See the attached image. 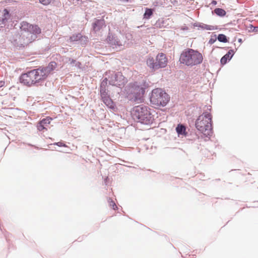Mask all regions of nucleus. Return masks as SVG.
Wrapping results in <instances>:
<instances>
[{
  "label": "nucleus",
  "mask_w": 258,
  "mask_h": 258,
  "mask_svg": "<svg viewBox=\"0 0 258 258\" xmlns=\"http://www.w3.org/2000/svg\"><path fill=\"white\" fill-rule=\"evenodd\" d=\"M196 127L205 137L210 136L212 133L211 114L205 112L200 115L196 121Z\"/></svg>",
  "instance_id": "3"
},
{
  "label": "nucleus",
  "mask_w": 258,
  "mask_h": 258,
  "mask_svg": "<svg viewBox=\"0 0 258 258\" xmlns=\"http://www.w3.org/2000/svg\"><path fill=\"white\" fill-rule=\"evenodd\" d=\"M52 0H39V3L43 5L47 6L51 3Z\"/></svg>",
  "instance_id": "24"
},
{
  "label": "nucleus",
  "mask_w": 258,
  "mask_h": 258,
  "mask_svg": "<svg viewBox=\"0 0 258 258\" xmlns=\"http://www.w3.org/2000/svg\"><path fill=\"white\" fill-rule=\"evenodd\" d=\"M214 12L216 14L219 16H224L226 15V12L224 10L220 8H216L214 10Z\"/></svg>",
  "instance_id": "20"
},
{
  "label": "nucleus",
  "mask_w": 258,
  "mask_h": 258,
  "mask_svg": "<svg viewBox=\"0 0 258 258\" xmlns=\"http://www.w3.org/2000/svg\"><path fill=\"white\" fill-rule=\"evenodd\" d=\"M5 82L3 81H0V88L5 86Z\"/></svg>",
  "instance_id": "29"
},
{
  "label": "nucleus",
  "mask_w": 258,
  "mask_h": 258,
  "mask_svg": "<svg viewBox=\"0 0 258 258\" xmlns=\"http://www.w3.org/2000/svg\"><path fill=\"white\" fill-rule=\"evenodd\" d=\"M11 14L10 13L9 11L5 9L3 11V15L1 17H0V20L2 22V24L4 25H6L8 23V21L11 19Z\"/></svg>",
  "instance_id": "14"
},
{
  "label": "nucleus",
  "mask_w": 258,
  "mask_h": 258,
  "mask_svg": "<svg viewBox=\"0 0 258 258\" xmlns=\"http://www.w3.org/2000/svg\"><path fill=\"white\" fill-rule=\"evenodd\" d=\"M176 131L178 135H186V128L182 124H178L176 127Z\"/></svg>",
  "instance_id": "18"
},
{
  "label": "nucleus",
  "mask_w": 258,
  "mask_h": 258,
  "mask_svg": "<svg viewBox=\"0 0 258 258\" xmlns=\"http://www.w3.org/2000/svg\"><path fill=\"white\" fill-rule=\"evenodd\" d=\"M52 120L50 117H46L39 121L37 125V128L39 131H42L44 130H47L49 124Z\"/></svg>",
  "instance_id": "11"
},
{
  "label": "nucleus",
  "mask_w": 258,
  "mask_h": 258,
  "mask_svg": "<svg viewBox=\"0 0 258 258\" xmlns=\"http://www.w3.org/2000/svg\"><path fill=\"white\" fill-rule=\"evenodd\" d=\"M108 202L109 203V205L110 207H111L113 210H116V209L117 208V206L116 205L114 201L112 200L111 199L109 198L108 200Z\"/></svg>",
  "instance_id": "23"
},
{
  "label": "nucleus",
  "mask_w": 258,
  "mask_h": 258,
  "mask_svg": "<svg viewBox=\"0 0 258 258\" xmlns=\"http://www.w3.org/2000/svg\"><path fill=\"white\" fill-rule=\"evenodd\" d=\"M212 4H213V5H216L217 4V2L215 1H213L212 2Z\"/></svg>",
  "instance_id": "31"
},
{
  "label": "nucleus",
  "mask_w": 258,
  "mask_h": 258,
  "mask_svg": "<svg viewBox=\"0 0 258 258\" xmlns=\"http://www.w3.org/2000/svg\"><path fill=\"white\" fill-rule=\"evenodd\" d=\"M70 41L71 42L80 41L81 45H85L88 42V37L85 36H83L80 33H77L71 36L70 37Z\"/></svg>",
  "instance_id": "10"
},
{
  "label": "nucleus",
  "mask_w": 258,
  "mask_h": 258,
  "mask_svg": "<svg viewBox=\"0 0 258 258\" xmlns=\"http://www.w3.org/2000/svg\"><path fill=\"white\" fill-rule=\"evenodd\" d=\"M126 2H128L129 0H124Z\"/></svg>",
  "instance_id": "33"
},
{
  "label": "nucleus",
  "mask_w": 258,
  "mask_h": 258,
  "mask_svg": "<svg viewBox=\"0 0 258 258\" xmlns=\"http://www.w3.org/2000/svg\"><path fill=\"white\" fill-rule=\"evenodd\" d=\"M131 92L134 93L136 97L140 96L141 94L143 95L145 92L143 87L134 84L130 87Z\"/></svg>",
  "instance_id": "13"
},
{
  "label": "nucleus",
  "mask_w": 258,
  "mask_h": 258,
  "mask_svg": "<svg viewBox=\"0 0 258 258\" xmlns=\"http://www.w3.org/2000/svg\"><path fill=\"white\" fill-rule=\"evenodd\" d=\"M108 41L110 44L112 45H121V42L120 40L116 37L114 36H109L108 37Z\"/></svg>",
  "instance_id": "17"
},
{
  "label": "nucleus",
  "mask_w": 258,
  "mask_h": 258,
  "mask_svg": "<svg viewBox=\"0 0 258 258\" xmlns=\"http://www.w3.org/2000/svg\"><path fill=\"white\" fill-rule=\"evenodd\" d=\"M75 61L74 60H73V59L72 60V62H75Z\"/></svg>",
  "instance_id": "32"
},
{
  "label": "nucleus",
  "mask_w": 258,
  "mask_h": 258,
  "mask_svg": "<svg viewBox=\"0 0 258 258\" xmlns=\"http://www.w3.org/2000/svg\"><path fill=\"white\" fill-rule=\"evenodd\" d=\"M125 80L120 73H113L109 80V83L113 86L120 87L124 84Z\"/></svg>",
  "instance_id": "8"
},
{
  "label": "nucleus",
  "mask_w": 258,
  "mask_h": 258,
  "mask_svg": "<svg viewBox=\"0 0 258 258\" xmlns=\"http://www.w3.org/2000/svg\"><path fill=\"white\" fill-rule=\"evenodd\" d=\"M215 41H216V38H215V39H212V38H211V39L210 40V41H209V43H210L212 44V43H213Z\"/></svg>",
  "instance_id": "30"
},
{
  "label": "nucleus",
  "mask_w": 258,
  "mask_h": 258,
  "mask_svg": "<svg viewBox=\"0 0 258 258\" xmlns=\"http://www.w3.org/2000/svg\"><path fill=\"white\" fill-rule=\"evenodd\" d=\"M168 62L166 55L163 53H158L155 60L152 56H148L147 59V65L152 71H155L160 68H165Z\"/></svg>",
  "instance_id": "6"
},
{
  "label": "nucleus",
  "mask_w": 258,
  "mask_h": 258,
  "mask_svg": "<svg viewBox=\"0 0 258 258\" xmlns=\"http://www.w3.org/2000/svg\"><path fill=\"white\" fill-rule=\"evenodd\" d=\"M107 83V78H105L103 80V81L102 82L101 84V89H102V87L103 86H105Z\"/></svg>",
  "instance_id": "27"
},
{
  "label": "nucleus",
  "mask_w": 258,
  "mask_h": 258,
  "mask_svg": "<svg viewBox=\"0 0 258 258\" xmlns=\"http://www.w3.org/2000/svg\"><path fill=\"white\" fill-rule=\"evenodd\" d=\"M203 60L202 53L191 48L185 49L181 53L180 63L187 66H194L201 63Z\"/></svg>",
  "instance_id": "2"
},
{
  "label": "nucleus",
  "mask_w": 258,
  "mask_h": 258,
  "mask_svg": "<svg viewBox=\"0 0 258 258\" xmlns=\"http://www.w3.org/2000/svg\"><path fill=\"white\" fill-rule=\"evenodd\" d=\"M20 81L21 83L29 87L37 84L33 70L22 74Z\"/></svg>",
  "instance_id": "7"
},
{
  "label": "nucleus",
  "mask_w": 258,
  "mask_h": 258,
  "mask_svg": "<svg viewBox=\"0 0 258 258\" xmlns=\"http://www.w3.org/2000/svg\"><path fill=\"white\" fill-rule=\"evenodd\" d=\"M132 114L134 119L144 124H150L153 120L149 108L147 106L139 105L134 107Z\"/></svg>",
  "instance_id": "4"
},
{
  "label": "nucleus",
  "mask_w": 258,
  "mask_h": 258,
  "mask_svg": "<svg viewBox=\"0 0 258 258\" xmlns=\"http://www.w3.org/2000/svg\"><path fill=\"white\" fill-rule=\"evenodd\" d=\"M56 66L57 64L55 62L51 61L47 67H44L43 68L47 72V74L49 75L52 71L55 69Z\"/></svg>",
  "instance_id": "16"
},
{
  "label": "nucleus",
  "mask_w": 258,
  "mask_h": 258,
  "mask_svg": "<svg viewBox=\"0 0 258 258\" xmlns=\"http://www.w3.org/2000/svg\"><path fill=\"white\" fill-rule=\"evenodd\" d=\"M105 22L103 20H97L94 23L93 26V31L97 33L99 32L103 27H105Z\"/></svg>",
  "instance_id": "15"
},
{
  "label": "nucleus",
  "mask_w": 258,
  "mask_h": 258,
  "mask_svg": "<svg viewBox=\"0 0 258 258\" xmlns=\"http://www.w3.org/2000/svg\"><path fill=\"white\" fill-rule=\"evenodd\" d=\"M164 23V21L163 20H159L156 23L157 27H161V24Z\"/></svg>",
  "instance_id": "26"
},
{
  "label": "nucleus",
  "mask_w": 258,
  "mask_h": 258,
  "mask_svg": "<svg viewBox=\"0 0 258 258\" xmlns=\"http://www.w3.org/2000/svg\"><path fill=\"white\" fill-rule=\"evenodd\" d=\"M153 14V10L151 9L146 8L145 13L144 15V18L146 19H149Z\"/></svg>",
  "instance_id": "21"
},
{
  "label": "nucleus",
  "mask_w": 258,
  "mask_h": 258,
  "mask_svg": "<svg viewBox=\"0 0 258 258\" xmlns=\"http://www.w3.org/2000/svg\"><path fill=\"white\" fill-rule=\"evenodd\" d=\"M170 100L169 95L160 88L152 90L150 97L151 103L156 107L165 106Z\"/></svg>",
  "instance_id": "5"
},
{
  "label": "nucleus",
  "mask_w": 258,
  "mask_h": 258,
  "mask_svg": "<svg viewBox=\"0 0 258 258\" xmlns=\"http://www.w3.org/2000/svg\"><path fill=\"white\" fill-rule=\"evenodd\" d=\"M20 28V33L16 35L14 40L15 44L19 47L27 45L36 39L37 35L41 33V30L38 25L25 21L21 23Z\"/></svg>",
  "instance_id": "1"
},
{
  "label": "nucleus",
  "mask_w": 258,
  "mask_h": 258,
  "mask_svg": "<svg viewBox=\"0 0 258 258\" xmlns=\"http://www.w3.org/2000/svg\"><path fill=\"white\" fill-rule=\"evenodd\" d=\"M37 84L44 81L48 76L47 72L43 68L33 70Z\"/></svg>",
  "instance_id": "9"
},
{
  "label": "nucleus",
  "mask_w": 258,
  "mask_h": 258,
  "mask_svg": "<svg viewBox=\"0 0 258 258\" xmlns=\"http://www.w3.org/2000/svg\"><path fill=\"white\" fill-rule=\"evenodd\" d=\"M217 39H218V41H219L220 42H224V43H226L228 41L226 36L223 34H219L218 36Z\"/></svg>",
  "instance_id": "22"
},
{
  "label": "nucleus",
  "mask_w": 258,
  "mask_h": 258,
  "mask_svg": "<svg viewBox=\"0 0 258 258\" xmlns=\"http://www.w3.org/2000/svg\"><path fill=\"white\" fill-rule=\"evenodd\" d=\"M232 55H231V52L229 51L227 54H226L224 56H223L221 59V63L222 64H225L226 63L227 60H230L232 57Z\"/></svg>",
  "instance_id": "19"
},
{
  "label": "nucleus",
  "mask_w": 258,
  "mask_h": 258,
  "mask_svg": "<svg viewBox=\"0 0 258 258\" xmlns=\"http://www.w3.org/2000/svg\"><path fill=\"white\" fill-rule=\"evenodd\" d=\"M204 28L207 29V30H215L216 29L215 28V27L213 26L207 25H206L204 26Z\"/></svg>",
  "instance_id": "25"
},
{
  "label": "nucleus",
  "mask_w": 258,
  "mask_h": 258,
  "mask_svg": "<svg viewBox=\"0 0 258 258\" xmlns=\"http://www.w3.org/2000/svg\"><path fill=\"white\" fill-rule=\"evenodd\" d=\"M59 147H67V146L66 145V144H64L62 142H58L56 144Z\"/></svg>",
  "instance_id": "28"
},
{
  "label": "nucleus",
  "mask_w": 258,
  "mask_h": 258,
  "mask_svg": "<svg viewBox=\"0 0 258 258\" xmlns=\"http://www.w3.org/2000/svg\"><path fill=\"white\" fill-rule=\"evenodd\" d=\"M101 95L103 102L110 108H113L114 105L111 99L105 93V90L100 89Z\"/></svg>",
  "instance_id": "12"
}]
</instances>
